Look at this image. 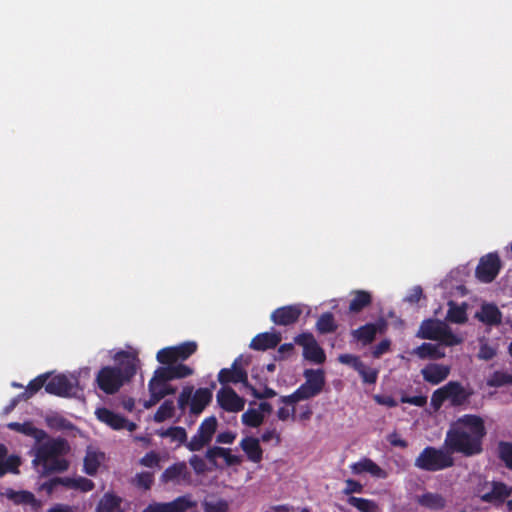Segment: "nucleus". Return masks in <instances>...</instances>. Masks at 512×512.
I'll return each mask as SVG.
<instances>
[{
	"label": "nucleus",
	"mask_w": 512,
	"mask_h": 512,
	"mask_svg": "<svg viewBox=\"0 0 512 512\" xmlns=\"http://www.w3.org/2000/svg\"><path fill=\"white\" fill-rule=\"evenodd\" d=\"M364 490V486L357 480L347 479L345 480V487L342 490V493L346 496H353L354 493H362Z\"/></svg>",
	"instance_id": "5fc2aeb1"
},
{
	"label": "nucleus",
	"mask_w": 512,
	"mask_h": 512,
	"mask_svg": "<svg viewBox=\"0 0 512 512\" xmlns=\"http://www.w3.org/2000/svg\"><path fill=\"white\" fill-rule=\"evenodd\" d=\"M123 498L113 491H108L99 499L94 512H124Z\"/></svg>",
	"instance_id": "b1692460"
},
{
	"label": "nucleus",
	"mask_w": 512,
	"mask_h": 512,
	"mask_svg": "<svg viewBox=\"0 0 512 512\" xmlns=\"http://www.w3.org/2000/svg\"><path fill=\"white\" fill-rule=\"evenodd\" d=\"M353 340L360 343L362 346L370 345L376 339L375 328L372 323H366L357 329L351 331Z\"/></svg>",
	"instance_id": "7c9ffc66"
},
{
	"label": "nucleus",
	"mask_w": 512,
	"mask_h": 512,
	"mask_svg": "<svg viewBox=\"0 0 512 512\" xmlns=\"http://www.w3.org/2000/svg\"><path fill=\"white\" fill-rule=\"evenodd\" d=\"M167 383L160 381H156L152 386H150V382L148 383V390L150 393V399L145 403L146 408H150L151 406L155 405L157 402H159L161 399H158V392L164 391L166 388Z\"/></svg>",
	"instance_id": "8fccbe9b"
},
{
	"label": "nucleus",
	"mask_w": 512,
	"mask_h": 512,
	"mask_svg": "<svg viewBox=\"0 0 512 512\" xmlns=\"http://www.w3.org/2000/svg\"><path fill=\"white\" fill-rule=\"evenodd\" d=\"M501 261L497 253H488L480 258L476 267V277L483 283H491L499 274Z\"/></svg>",
	"instance_id": "9d476101"
},
{
	"label": "nucleus",
	"mask_w": 512,
	"mask_h": 512,
	"mask_svg": "<svg viewBox=\"0 0 512 512\" xmlns=\"http://www.w3.org/2000/svg\"><path fill=\"white\" fill-rule=\"evenodd\" d=\"M115 360V366L102 367L96 376L99 389L108 395L117 393L125 383L130 382L139 364L137 355L127 351L118 352Z\"/></svg>",
	"instance_id": "7ed1b4c3"
},
{
	"label": "nucleus",
	"mask_w": 512,
	"mask_h": 512,
	"mask_svg": "<svg viewBox=\"0 0 512 512\" xmlns=\"http://www.w3.org/2000/svg\"><path fill=\"white\" fill-rule=\"evenodd\" d=\"M351 472L355 475H361L363 473H369L371 476L385 479L387 478V472L376 464L372 459L364 457L358 462L350 465Z\"/></svg>",
	"instance_id": "6ab92c4d"
},
{
	"label": "nucleus",
	"mask_w": 512,
	"mask_h": 512,
	"mask_svg": "<svg viewBox=\"0 0 512 512\" xmlns=\"http://www.w3.org/2000/svg\"><path fill=\"white\" fill-rule=\"evenodd\" d=\"M436 341H439L445 346L451 347L460 344L462 342V338L455 335L451 331L450 327L446 324L440 334V338H438Z\"/></svg>",
	"instance_id": "49530a36"
},
{
	"label": "nucleus",
	"mask_w": 512,
	"mask_h": 512,
	"mask_svg": "<svg viewBox=\"0 0 512 512\" xmlns=\"http://www.w3.org/2000/svg\"><path fill=\"white\" fill-rule=\"evenodd\" d=\"M512 495V487L504 482H492V489L480 496L481 501L493 504L494 506L502 505L505 500Z\"/></svg>",
	"instance_id": "a211bd4d"
},
{
	"label": "nucleus",
	"mask_w": 512,
	"mask_h": 512,
	"mask_svg": "<svg viewBox=\"0 0 512 512\" xmlns=\"http://www.w3.org/2000/svg\"><path fill=\"white\" fill-rule=\"evenodd\" d=\"M159 462H160V457L159 455L154 452V451H150L148 453H146L139 461V463L144 466V467H148V468H153V467H156L159 465Z\"/></svg>",
	"instance_id": "e2e57ef3"
},
{
	"label": "nucleus",
	"mask_w": 512,
	"mask_h": 512,
	"mask_svg": "<svg viewBox=\"0 0 512 512\" xmlns=\"http://www.w3.org/2000/svg\"><path fill=\"white\" fill-rule=\"evenodd\" d=\"M154 483V474L152 472L137 473L134 479L136 487L149 490Z\"/></svg>",
	"instance_id": "3c124183"
},
{
	"label": "nucleus",
	"mask_w": 512,
	"mask_h": 512,
	"mask_svg": "<svg viewBox=\"0 0 512 512\" xmlns=\"http://www.w3.org/2000/svg\"><path fill=\"white\" fill-rule=\"evenodd\" d=\"M217 425L218 422L215 416L205 418L198 427L197 433L186 443V448L192 452L203 449L212 441Z\"/></svg>",
	"instance_id": "0eeeda50"
},
{
	"label": "nucleus",
	"mask_w": 512,
	"mask_h": 512,
	"mask_svg": "<svg viewBox=\"0 0 512 512\" xmlns=\"http://www.w3.org/2000/svg\"><path fill=\"white\" fill-rule=\"evenodd\" d=\"M418 503L430 510H441L445 507L446 501L444 497L438 493L426 492L418 498Z\"/></svg>",
	"instance_id": "473e14b6"
},
{
	"label": "nucleus",
	"mask_w": 512,
	"mask_h": 512,
	"mask_svg": "<svg viewBox=\"0 0 512 512\" xmlns=\"http://www.w3.org/2000/svg\"><path fill=\"white\" fill-rule=\"evenodd\" d=\"M448 400L445 385L436 389L431 396V406L435 411L439 410L443 403Z\"/></svg>",
	"instance_id": "864d4df0"
},
{
	"label": "nucleus",
	"mask_w": 512,
	"mask_h": 512,
	"mask_svg": "<svg viewBox=\"0 0 512 512\" xmlns=\"http://www.w3.org/2000/svg\"><path fill=\"white\" fill-rule=\"evenodd\" d=\"M362 381L366 384H375L378 379V370L362 362V367L356 369Z\"/></svg>",
	"instance_id": "a18cd8bd"
},
{
	"label": "nucleus",
	"mask_w": 512,
	"mask_h": 512,
	"mask_svg": "<svg viewBox=\"0 0 512 512\" xmlns=\"http://www.w3.org/2000/svg\"><path fill=\"white\" fill-rule=\"evenodd\" d=\"M496 354H497V351L495 348L490 346L488 343H482L480 345V349L478 352V358L485 360V361H489V360L493 359L496 356Z\"/></svg>",
	"instance_id": "0e129e2a"
},
{
	"label": "nucleus",
	"mask_w": 512,
	"mask_h": 512,
	"mask_svg": "<svg viewBox=\"0 0 512 512\" xmlns=\"http://www.w3.org/2000/svg\"><path fill=\"white\" fill-rule=\"evenodd\" d=\"M77 383L78 379L74 376L58 374L47 380L45 391L58 397H70L75 394Z\"/></svg>",
	"instance_id": "1a4fd4ad"
},
{
	"label": "nucleus",
	"mask_w": 512,
	"mask_h": 512,
	"mask_svg": "<svg viewBox=\"0 0 512 512\" xmlns=\"http://www.w3.org/2000/svg\"><path fill=\"white\" fill-rule=\"evenodd\" d=\"M413 354L417 355L420 359L436 360L445 357V352L439 344L426 342L415 348Z\"/></svg>",
	"instance_id": "2f4dec72"
},
{
	"label": "nucleus",
	"mask_w": 512,
	"mask_h": 512,
	"mask_svg": "<svg viewBox=\"0 0 512 512\" xmlns=\"http://www.w3.org/2000/svg\"><path fill=\"white\" fill-rule=\"evenodd\" d=\"M484 420L474 414L459 417L446 433L443 446L451 454L460 453L465 457L480 454L483 451V438L486 436Z\"/></svg>",
	"instance_id": "f257e3e1"
},
{
	"label": "nucleus",
	"mask_w": 512,
	"mask_h": 512,
	"mask_svg": "<svg viewBox=\"0 0 512 512\" xmlns=\"http://www.w3.org/2000/svg\"><path fill=\"white\" fill-rule=\"evenodd\" d=\"M247 389L250 391L251 395L257 399H269L277 395L276 391L268 386H266L263 391H259L249 384Z\"/></svg>",
	"instance_id": "13d9d810"
},
{
	"label": "nucleus",
	"mask_w": 512,
	"mask_h": 512,
	"mask_svg": "<svg viewBox=\"0 0 512 512\" xmlns=\"http://www.w3.org/2000/svg\"><path fill=\"white\" fill-rule=\"evenodd\" d=\"M172 369L173 378L175 379H184L191 376L194 371L191 367L186 364L178 363V364H170Z\"/></svg>",
	"instance_id": "603ef678"
},
{
	"label": "nucleus",
	"mask_w": 512,
	"mask_h": 512,
	"mask_svg": "<svg viewBox=\"0 0 512 512\" xmlns=\"http://www.w3.org/2000/svg\"><path fill=\"white\" fill-rule=\"evenodd\" d=\"M391 341L389 339L381 340L372 350V356L376 359L390 351Z\"/></svg>",
	"instance_id": "69168bd1"
},
{
	"label": "nucleus",
	"mask_w": 512,
	"mask_h": 512,
	"mask_svg": "<svg viewBox=\"0 0 512 512\" xmlns=\"http://www.w3.org/2000/svg\"><path fill=\"white\" fill-rule=\"evenodd\" d=\"M347 503L359 512H379L378 504L371 499L350 496L347 498Z\"/></svg>",
	"instance_id": "c9c22d12"
},
{
	"label": "nucleus",
	"mask_w": 512,
	"mask_h": 512,
	"mask_svg": "<svg viewBox=\"0 0 512 512\" xmlns=\"http://www.w3.org/2000/svg\"><path fill=\"white\" fill-rule=\"evenodd\" d=\"M195 506L196 502L191 500L189 495H183L167 503H150L144 508L143 512H187Z\"/></svg>",
	"instance_id": "9b49d317"
},
{
	"label": "nucleus",
	"mask_w": 512,
	"mask_h": 512,
	"mask_svg": "<svg viewBox=\"0 0 512 512\" xmlns=\"http://www.w3.org/2000/svg\"><path fill=\"white\" fill-rule=\"evenodd\" d=\"M281 342L280 333L263 332L257 334L250 342L249 347L255 351H266L273 349Z\"/></svg>",
	"instance_id": "412c9836"
},
{
	"label": "nucleus",
	"mask_w": 512,
	"mask_h": 512,
	"mask_svg": "<svg viewBox=\"0 0 512 512\" xmlns=\"http://www.w3.org/2000/svg\"><path fill=\"white\" fill-rule=\"evenodd\" d=\"M304 377L308 386L312 387L316 392L321 393L325 385L324 372L321 369H306L304 371Z\"/></svg>",
	"instance_id": "72a5a7b5"
},
{
	"label": "nucleus",
	"mask_w": 512,
	"mask_h": 512,
	"mask_svg": "<svg viewBox=\"0 0 512 512\" xmlns=\"http://www.w3.org/2000/svg\"><path fill=\"white\" fill-rule=\"evenodd\" d=\"M475 317L488 326H499L502 323V312L493 303H484Z\"/></svg>",
	"instance_id": "5701e85b"
},
{
	"label": "nucleus",
	"mask_w": 512,
	"mask_h": 512,
	"mask_svg": "<svg viewBox=\"0 0 512 512\" xmlns=\"http://www.w3.org/2000/svg\"><path fill=\"white\" fill-rule=\"evenodd\" d=\"M203 512H229V503L225 499H218L217 501L202 502Z\"/></svg>",
	"instance_id": "c03bdc74"
},
{
	"label": "nucleus",
	"mask_w": 512,
	"mask_h": 512,
	"mask_svg": "<svg viewBox=\"0 0 512 512\" xmlns=\"http://www.w3.org/2000/svg\"><path fill=\"white\" fill-rule=\"evenodd\" d=\"M198 345L195 341H186L176 346L163 348L157 352L156 359L164 365L175 364L178 361H185L197 351Z\"/></svg>",
	"instance_id": "423d86ee"
},
{
	"label": "nucleus",
	"mask_w": 512,
	"mask_h": 512,
	"mask_svg": "<svg viewBox=\"0 0 512 512\" xmlns=\"http://www.w3.org/2000/svg\"><path fill=\"white\" fill-rule=\"evenodd\" d=\"M402 403L411 404L417 407H423L427 403V397L424 395H417V396H402L401 397Z\"/></svg>",
	"instance_id": "774afa93"
},
{
	"label": "nucleus",
	"mask_w": 512,
	"mask_h": 512,
	"mask_svg": "<svg viewBox=\"0 0 512 512\" xmlns=\"http://www.w3.org/2000/svg\"><path fill=\"white\" fill-rule=\"evenodd\" d=\"M488 387L500 388L512 386V374L505 371H494L486 380Z\"/></svg>",
	"instance_id": "4c0bfd02"
},
{
	"label": "nucleus",
	"mask_w": 512,
	"mask_h": 512,
	"mask_svg": "<svg viewBox=\"0 0 512 512\" xmlns=\"http://www.w3.org/2000/svg\"><path fill=\"white\" fill-rule=\"evenodd\" d=\"M338 361L341 364L348 365L352 367L355 371L357 368L362 367V361L359 356L353 354H340L338 356Z\"/></svg>",
	"instance_id": "6e6d98bb"
},
{
	"label": "nucleus",
	"mask_w": 512,
	"mask_h": 512,
	"mask_svg": "<svg viewBox=\"0 0 512 512\" xmlns=\"http://www.w3.org/2000/svg\"><path fill=\"white\" fill-rule=\"evenodd\" d=\"M174 414V404L171 400L164 401L154 414V421L157 423L164 422L171 418Z\"/></svg>",
	"instance_id": "a19ab883"
},
{
	"label": "nucleus",
	"mask_w": 512,
	"mask_h": 512,
	"mask_svg": "<svg viewBox=\"0 0 512 512\" xmlns=\"http://www.w3.org/2000/svg\"><path fill=\"white\" fill-rule=\"evenodd\" d=\"M215 387V382H212L211 388H198L193 392V386H185L178 397L177 403L179 409L185 411L189 406V413L191 415H200L212 401V389Z\"/></svg>",
	"instance_id": "39448f33"
},
{
	"label": "nucleus",
	"mask_w": 512,
	"mask_h": 512,
	"mask_svg": "<svg viewBox=\"0 0 512 512\" xmlns=\"http://www.w3.org/2000/svg\"><path fill=\"white\" fill-rule=\"evenodd\" d=\"M97 419L109 426L110 428L114 430H122L126 429L129 432H133L136 430L137 425L134 422H130L127 418L124 416L113 412L112 410L102 407L98 408L95 411Z\"/></svg>",
	"instance_id": "f8f14e48"
},
{
	"label": "nucleus",
	"mask_w": 512,
	"mask_h": 512,
	"mask_svg": "<svg viewBox=\"0 0 512 512\" xmlns=\"http://www.w3.org/2000/svg\"><path fill=\"white\" fill-rule=\"evenodd\" d=\"M447 319L450 322L462 324L467 320L466 309L451 302L447 313Z\"/></svg>",
	"instance_id": "79ce46f5"
},
{
	"label": "nucleus",
	"mask_w": 512,
	"mask_h": 512,
	"mask_svg": "<svg viewBox=\"0 0 512 512\" xmlns=\"http://www.w3.org/2000/svg\"><path fill=\"white\" fill-rule=\"evenodd\" d=\"M264 418L265 416L261 413V411L253 408H249L241 416L242 423L252 428L259 427L264 422Z\"/></svg>",
	"instance_id": "58836bf2"
},
{
	"label": "nucleus",
	"mask_w": 512,
	"mask_h": 512,
	"mask_svg": "<svg viewBox=\"0 0 512 512\" xmlns=\"http://www.w3.org/2000/svg\"><path fill=\"white\" fill-rule=\"evenodd\" d=\"M240 447L251 462L259 463L262 460L263 450L258 438L247 436L241 440Z\"/></svg>",
	"instance_id": "c756f323"
},
{
	"label": "nucleus",
	"mask_w": 512,
	"mask_h": 512,
	"mask_svg": "<svg viewBox=\"0 0 512 512\" xmlns=\"http://www.w3.org/2000/svg\"><path fill=\"white\" fill-rule=\"evenodd\" d=\"M272 440H275L276 446L280 445L282 441L281 434L275 427L266 429L261 435V441L264 443H269Z\"/></svg>",
	"instance_id": "052dcab7"
},
{
	"label": "nucleus",
	"mask_w": 512,
	"mask_h": 512,
	"mask_svg": "<svg viewBox=\"0 0 512 512\" xmlns=\"http://www.w3.org/2000/svg\"><path fill=\"white\" fill-rule=\"evenodd\" d=\"M218 381L220 384L226 386L229 383H241L244 387L248 388V374L246 370L239 363V359H235L231 368H223L218 373Z\"/></svg>",
	"instance_id": "2eb2a0df"
},
{
	"label": "nucleus",
	"mask_w": 512,
	"mask_h": 512,
	"mask_svg": "<svg viewBox=\"0 0 512 512\" xmlns=\"http://www.w3.org/2000/svg\"><path fill=\"white\" fill-rule=\"evenodd\" d=\"M95 484L92 480L85 477L74 478L73 489L80 490L81 492H90L94 489Z\"/></svg>",
	"instance_id": "4d7b16f0"
},
{
	"label": "nucleus",
	"mask_w": 512,
	"mask_h": 512,
	"mask_svg": "<svg viewBox=\"0 0 512 512\" xmlns=\"http://www.w3.org/2000/svg\"><path fill=\"white\" fill-rule=\"evenodd\" d=\"M174 380L172 369L170 365L166 367H158L153 374V377L150 379V386H152L156 381H160L161 383Z\"/></svg>",
	"instance_id": "09e8293b"
},
{
	"label": "nucleus",
	"mask_w": 512,
	"mask_h": 512,
	"mask_svg": "<svg viewBox=\"0 0 512 512\" xmlns=\"http://www.w3.org/2000/svg\"><path fill=\"white\" fill-rule=\"evenodd\" d=\"M100 466L99 455L95 452H88L84 458V471L90 476H94Z\"/></svg>",
	"instance_id": "37998d69"
},
{
	"label": "nucleus",
	"mask_w": 512,
	"mask_h": 512,
	"mask_svg": "<svg viewBox=\"0 0 512 512\" xmlns=\"http://www.w3.org/2000/svg\"><path fill=\"white\" fill-rule=\"evenodd\" d=\"M300 304H292L279 307L271 313V320L279 326H288L296 323L302 315Z\"/></svg>",
	"instance_id": "dca6fc26"
},
{
	"label": "nucleus",
	"mask_w": 512,
	"mask_h": 512,
	"mask_svg": "<svg viewBox=\"0 0 512 512\" xmlns=\"http://www.w3.org/2000/svg\"><path fill=\"white\" fill-rule=\"evenodd\" d=\"M351 300L348 310L352 314H358L372 304V294L366 290H353L350 293Z\"/></svg>",
	"instance_id": "bb28decb"
},
{
	"label": "nucleus",
	"mask_w": 512,
	"mask_h": 512,
	"mask_svg": "<svg viewBox=\"0 0 512 512\" xmlns=\"http://www.w3.org/2000/svg\"><path fill=\"white\" fill-rule=\"evenodd\" d=\"M69 452L70 445L65 438L47 437L35 445L32 465L40 467L39 473L42 476L65 472L69 468V461L65 458Z\"/></svg>",
	"instance_id": "f03ea898"
},
{
	"label": "nucleus",
	"mask_w": 512,
	"mask_h": 512,
	"mask_svg": "<svg viewBox=\"0 0 512 512\" xmlns=\"http://www.w3.org/2000/svg\"><path fill=\"white\" fill-rule=\"evenodd\" d=\"M294 343L303 347V356L306 360L315 364H323L326 360L324 350L317 343L314 335L303 332L294 338Z\"/></svg>",
	"instance_id": "6e6552de"
},
{
	"label": "nucleus",
	"mask_w": 512,
	"mask_h": 512,
	"mask_svg": "<svg viewBox=\"0 0 512 512\" xmlns=\"http://www.w3.org/2000/svg\"><path fill=\"white\" fill-rule=\"evenodd\" d=\"M218 405L227 412H240L244 409L245 399L240 397L233 388L222 387L216 395Z\"/></svg>",
	"instance_id": "4468645a"
},
{
	"label": "nucleus",
	"mask_w": 512,
	"mask_h": 512,
	"mask_svg": "<svg viewBox=\"0 0 512 512\" xmlns=\"http://www.w3.org/2000/svg\"><path fill=\"white\" fill-rule=\"evenodd\" d=\"M451 452L446 448L425 447L414 461V466L427 472H437L453 467Z\"/></svg>",
	"instance_id": "20e7f679"
},
{
	"label": "nucleus",
	"mask_w": 512,
	"mask_h": 512,
	"mask_svg": "<svg viewBox=\"0 0 512 512\" xmlns=\"http://www.w3.org/2000/svg\"><path fill=\"white\" fill-rule=\"evenodd\" d=\"M319 393L316 392L312 387L306 383L301 384L293 393L290 395L281 396L279 402L284 405H295L296 403L308 400L317 396Z\"/></svg>",
	"instance_id": "c85d7f7f"
},
{
	"label": "nucleus",
	"mask_w": 512,
	"mask_h": 512,
	"mask_svg": "<svg viewBox=\"0 0 512 512\" xmlns=\"http://www.w3.org/2000/svg\"><path fill=\"white\" fill-rule=\"evenodd\" d=\"M446 323L437 319L424 320L419 328L417 336L421 339L437 340Z\"/></svg>",
	"instance_id": "cd10ccee"
},
{
	"label": "nucleus",
	"mask_w": 512,
	"mask_h": 512,
	"mask_svg": "<svg viewBox=\"0 0 512 512\" xmlns=\"http://www.w3.org/2000/svg\"><path fill=\"white\" fill-rule=\"evenodd\" d=\"M163 484L173 483L175 485H189L192 478L187 465L184 461L176 462L167 467L160 476Z\"/></svg>",
	"instance_id": "ddd939ff"
},
{
	"label": "nucleus",
	"mask_w": 512,
	"mask_h": 512,
	"mask_svg": "<svg viewBox=\"0 0 512 512\" xmlns=\"http://www.w3.org/2000/svg\"><path fill=\"white\" fill-rule=\"evenodd\" d=\"M445 389L452 407H460L466 404L474 393L472 389L465 388L458 381H449L445 384Z\"/></svg>",
	"instance_id": "f3484780"
},
{
	"label": "nucleus",
	"mask_w": 512,
	"mask_h": 512,
	"mask_svg": "<svg viewBox=\"0 0 512 512\" xmlns=\"http://www.w3.org/2000/svg\"><path fill=\"white\" fill-rule=\"evenodd\" d=\"M338 328L335 317L331 312L320 315L316 322V329L320 334L334 333Z\"/></svg>",
	"instance_id": "f704fd0d"
},
{
	"label": "nucleus",
	"mask_w": 512,
	"mask_h": 512,
	"mask_svg": "<svg viewBox=\"0 0 512 512\" xmlns=\"http://www.w3.org/2000/svg\"><path fill=\"white\" fill-rule=\"evenodd\" d=\"M292 408L288 409L287 407H280L277 411V418L280 421H287L291 419L292 421L296 420V408L295 405H291Z\"/></svg>",
	"instance_id": "338daca9"
},
{
	"label": "nucleus",
	"mask_w": 512,
	"mask_h": 512,
	"mask_svg": "<svg viewBox=\"0 0 512 512\" xmlns=\"http://www.w3.org/2000/svg\"><path fill=\"white\" fill-rule=\"evenodd\" d=\"M225 452V448L224 447H220V446H213V447H210L206 453H205V458L208 460V462L216 467L217 466V461L216 459L218 457H221V455H223Z\"/></svg>",
	"instance_id": "680f3d73"
},
{
	"label": "nucleus",
	"mask_w": 512,
	"mask_h": 512,
	"mask_svg": "<svg viewBox=\"0 0 512 512\" xmlns=\"http://www.w3.org/2000/svg\"><path fill=\"white\" fill-rule=\"evenodd\" d=\"M21 464V457L15 454L8 455L7 447L0 443V477H3L7 473L19 474Z\"/></svg>",
	"instance_id": "aec40b11"
},
{
	"label": "nucleus",
	"mask_w": 512,
	"mask_h": 512,
	"mask_svg": "<svg viewBox=\"0 0 512 512\" xmlns=\"http://www.w3.org/2000/svg\"><path fill=\"white\" fill-rule=\"evenodd\" d=\"M1 495L13 502L15 505H29L33 508H38L40 505L35 495L30 491H16L12 488H6Z\"/></svg>",
	"instance_id": "4be33fe9"
},
{
	"label": "nucleus",
	"mask_w": 512,
	"mask_h": 512,
	"mask_svg": "<svg viewBox=\"0 0 512 512\" xmlns=\"http://www.w3.org/2000/svg\"><path fill=\"white\" fill-rule=\"evenodd\" d=\"M498 458L512 471V442L500 441L497 445Z\"/></svg>",
	"instance_id": "ea45409f"
},
{
	"label": "nucleus",
	"mask_w": 512,
	"mask_h": 512,
	"mask_svg": "<svg viewBox=\"0 0 512 512\" xmlns=\"http://www.w3.org/2000/svg\"><path fill=\"white\" fill-rule=\"evenodd\" d=\"M49 378H50V374L44 373V374H41V375L37 376L36 378L32 379L28 383L26 390L23 393L19 394V397H23L24 400H28L34 394H36L42 387L45 388V385Z\"/></svg>",
	"instance_id": "e433bc0d"
},
{
	"label": "nucleus",
	"mask_w": 512,
	"mask_h": 512,
	"mask_svg": "<svg viewBox=\"0 0 512 512\" xmlns=\"http://www.w3.org/2000/svg\"><path fill=\"white\" fill-rule=\"evenodd\" d=\"M169 439L171 442H176L178 445H185L189 441H187V432L185 428L181 426H171L168 428Z\"/></svg>",
	"instance_id": "de8ad7c7"
},
{
	"label": "nucleus",
	"mask_w": 512,
	"mask_h": 512,
	"mask_svg": "<svg viewBox=\"0 0 512 512\" xmlns=\"http://www.w3.org/2000/svg\"><path fill=\"white\" fill-rule=\"evenodd\" d=\"M450 373V368L441 364H428L421 370L425 381L437 385L444 381Z\"/></svg>",
	"instance_id": "393cba45"
},
{
	"label": "nucleus",
	"mask_w": 512,
	"mask_h": 512,
	"mask_svg": "<svg viewBox=\"0 0 512 512\" xmlns=\"http://www.w3.org/2000/svg\"><path fill=\"white\" fill-rule=\"evenodd\" d=\"M189 464L198 475L204 474L207 471L205 460L196 454L190 457Z\"/></svg>",
	"instance_id": "bf43d9fd"
},
{
	"label": "nucleus",
	"mask_w": 512,
	"mask_h": 512,
	"mask_svg": "<svg viewBox=\"0 0 512 512\" xmlns=\"http://www.w3.org/2000/svg\"><path fill=\"white\" fill-rule=\"evenodd\" d=\"M7 427L12 431L34 438L37 443H40L48 437L43 429L35 427L30 421L24 423L10 422L7 424Z\"/></svg>",
	"instance_id": "a878e982"
}]
</instances>
